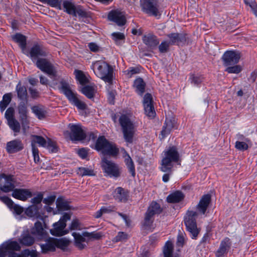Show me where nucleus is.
Returning a JSON list of instances; mask_svg holds the SVG:
<instances>
[{"instance_id":"1","label":"nucleus","mask_w":257,"mask_h":257,"mask_svg":"<svg viewBox=\"0 0 257 257\" xmlns=\"http://www.w3.org/2000/svg\"><path fill=\"white\" fill-rule=\"evenodd\" d=\"M211 201V196L209 194L203 195L196 206L198 212L194 211H188L184 217V223L187 230L190 233L191 237L195 239L198 236L199 230L197 227L196 219L199 214H204Z\"/></svg>"},{"instance_id":"2","label":"nucleus","mask_w":257,"mask_h":257,"mask_svg":"<svg viewBox=\"0 0 257 257\" xmlns=\"http://www.w3.org/2000/svg\"><path fill=\"white\" fill-rule=\"evenodd\" d=\"M164 157L162 160L160 167L161 171H171L174 163L180 165V155L175 146L169 147L164 151Z\"/></svg>"},{"instance_id":"3","label":"nucleus","mask_w":257,"mask_h":257,"mask_svg":"<svg viewBox=\"0 0 257 257\" xmlns=\"http://www.w3.org/2000/svg\"><path fill=\"white\" fill-rule=\"evenodd\" d=\"M58 88L71 104L81 110H84L86 108V104L79 100L77 93L73 91L72 85L62 80L60 82Z\"/></svg>"},{"instance_id":"4","label":"nucleus","mask_w":257,"mask_h":257,"mask_svg":"<svg viewBox=\"0 0 257 257\" xmlns=\"http://www.w3.org/2000/svg\"><path fill=\"white\" fill-rule=\"evenodd\" d=\"M93 71L95 74L106 82L111 83L113 77V69L107 63L97 61L93 64Z\"/></svg>"},{"instance_id":"5","label":"nucleus","mask_w":257,"mask_h":257,"mask_svg":"<svg viewBox=\"0 0 257 257\" xmlns=\"http://www.w3.org/2000/svg\"><path fill=\"white\" fill-rule=\"evenodd\" d=\"M119 122L121 127L123 138L125 141L131 144L133 142L136 132L135 126L130 118L125 114L121 115L119 118Z\"/></svg>"},{"instance_id":"6","label":"nucleus","mask_w":257,"mask_h":257,"mask_svg":"<svg viewBox=\"0 0 257 257\" xmlns=\"http://www.w3.org/2000/svg\"><path fill=\"white\" fill-rule=\"evenodd\" d=\"M95 148L98 151H101L104 155L112 156H116L119 152L116 145L107 141L104 136L99 137L97 140Z\"/></svg>"},{"instance_id":"7","label":"nucleus","mask_w":257,"mask_h":257,"mask_svg":"<svg viewBox=\"0 0 257 257\" xmlns=\"http://www.w3.org/2000/svg\"><path fill=\"white\" fill-rule=\"evenodd\" d=\"M141 11L149 16H160L158 0H140Z\"/></svg>"},{"instance_id":"8","label":"nucleus","mask_w":257,"mask_h":257,"mask_svg":"<svg viewBox=\"0 0 257 257\" xmlns=\"http://www.w3.org/2000/svg\"><path fill=\"white\" fill-rule=\"evenodd\" d=\"M101 167L104 173L110 177L117 178L120 176V172L118 166L106 157L102 159Z\"/></svg>"},{"instance_id":"9","label":"nucleus","mask_w":257,"mask_h":257,"mask_svg":"<svg viewBox=\"0 0 257 257\" xmlns=\"http://www.w3.org/2000/svg\"><path fill=\"white\" fill-rule=\"evenodd\" d=\"M71 215L68 213L64 214L59 221L53 224V228L50 229V233L55 236H62L68 233V231L64 230L66 226V221L70 220Z\"/></svg>"},{"instance_id":"10","label":"nucleus","mask_w":257,"mask_h":257,"mask_svg":"<svg viewBox=\"0 0 257 257\" xmlns=\"http://www.w3.org/2000/svg\"><path fill=\"white\" fill-rule=\"evenodd\" d=\"M36 66L42 72L47 74L50 77L56 76L57 71L54 65L46 58H39L35 61Z\"/></svg>"},{"instance_id":"11","label":"nucleus","mask_w":257,"mask_h":257,"mask_svg":"<svg viewBox=\"0 0 257 257\" xmlns=\"http://www.w3.org/2000/svg\"><path fill=\"white\" fill-rule=\"evenodd\" d=\"M241 57L240 53L236 51H226L222 56L221 59L224 66H229L238 63Z\"/></svg>"},{"instance_id":"12","label":"nucleus","mask_w":257,"mask_h":257,"mask_svg":"<svg viewBox=\"0 0 257 257\" xmlns=\"http://www.w3.org/2000/svg\"><path fill=\"white\" fill-rule=\"evenodd\" d=\"M69 127L70 130V137L71 140L82 141L86 138L87 135L80 124L70 123Z\"/></svg>"},{"instance_id":"13","label":"nucleus","mask_w":257,"mask_h":257,"mask_svg":"<svg viewBox=\"0 0 257 257\" xmlns=\"http://www.w3.org/2000/svg\"><path fill=\"white\" fill-rule=\"evenodd\" d=\"M18 112L20 115V120L21 121L23 131L24 135L29 128V120H28V109L26 104L24 102L20 103L18 107Z\"/></svg>"},{"instance_id":"14","label":"nucleus","mask_w":257,"mask_h":257,"mask_svg":"<svg viewBox=\"0 0 257 257\" xmlns=\"http://www.w3.org/2000/svg\"><path fill=\"white\" fill-rule=\"evenodd\" d=\"M143 105L145 114L150 118H153L156 112L153 104V98L151 94L146 93L144 97Z\"/></svg>"},{"instance_id":"15","label":"nucleus","mask_w":257,"mask_h":257,"mask_svg":"<svg viewBox=\"0 0 257 257\" xmlns=\"http://www.w3.org/2000/svg\"><path fill=\"white\" fill-rule=\"evenodd\" d=\"M108 19L120 26L124 25L126 23V19L123 13L118 11L110 12L108 15Z\"/></svg>"},{"instance_id":"16","label":"nucleus","mask_w":257,"mask_h":257,"mask_svg":"<svg viewBox=\"0 0 257 257\" xmlns=\"http://www.w3.org/2000/svg\"><path fill=\"white\" fill-rule=\"evenodd\" d=\"M72 235L74 238V244L79 249H84L89 242L88 237L85 236V232L81 234L79 233L73 232Z\"/></svg>"},{"instance_id":"17","label":"nucleus","mask_w":257,"mask_h":257,"mask_svg":"<svg viewBox=\"0 0 257 257\" xmlns=\"http://www.w3.org/2000/svg\"><path fill=\"white\" fill-rule=\"evenodd\" d=\"M2 178H4L5 184L1 187V190L6 193L13 191L15 187V181L13 176L2 174Z\"/></svg>"},{"instance_id":"18","label":"nucleus","mask_w":257,"mask_h":257,"mask_svg":"<svg viewBox=\"0 0 257 257\" xmlns=\"http://www.w3.org/2000/svg\"><path fill=\"white\" fill-rule=\"evenodd\" d=\"M20 246L17 241H9L3 243L0 247V256H4L9 251H18Z\"/></svg>"},{"instance_id":"19","label":"nucleus","mask_w":257,"mask_h":257,"mask_svg":"<svg viewBox=\"0 0 257 257\" xmlns=\"http://www.w3.org/2000/svg\"><path fill=\"white\" fill-rule=\"evenodd\" d=\"M41 252L43 254H46L49 252H54L56 250V244L55 238L49 237L44 241V243H40Z\"/></svg>"},{"instance_id":"20","label":"nucleus","mask_w":257,"mask_h":257,"mask_svg":"<svg viewBox=\"0 0 257 257\" xmlns=\"http://www.w3.org/2000/svg\"><path fill=\"white\" fill-rule=\"evenodd\" d=\"M29 54L32 61L34 62L39 59V57L47 56V53L42 47L38 44L34 45L30 49Z\"/></svg>"},{"instance_id":"21","label":"nucleus","mask_w":257,"mask_h":257,"mask_svg":"<svg viewBox=\"0 0 257 257\" xmlns=\"http://www.w3.org/2000/svg\"><path fill=\"white\" fill-rule=\"evenodd\" d=\"M12 195L17 199L24 201L32 196V193L27 189H15Z\"/></svg>"},{"instance_id":"22","label":"nucleus","mask_w":257,"mask_h":257,"mask_svg":"<svg viewBox=\"0 0 257 257\" xmlns=\"http://www.w3.org/2000/svg\"><path fill=\"white\" fill-rule=\"evenodd\" d=\"M230 239L226 237L223 239L220 244L219 248L215 252L216 257H224L230 248Z\"/></svg>"},{"instance_id":"23","label":"nucleus","mask_w":257,"mask_h":257,"mask_svg":"<svg viewBox=\"0 0 257 257\" xmlns=\"http://www.w3.org/2000/svg\"><path fill=\"white\" fill-rule=\"evenodd\" d=\"M23 147L21 141L15 140L7 143L6 149L9 153H14L22 150Z\"/></svg>"},{"instance_id":"24","label":"nucleus","mask_w":257,"mask_h":257,"mask_svg":"<svg viewBox=\"0 0 257 257\" xmlns=\"http://www.w3.org/2000/svg\"><path fill=\"white\" fill-rule=\"evenodd\" d=\"M144 43L151 48L156 47L159 44V40L157 37L153 34H148L143 37Z\"/></svg>"},{"instance_id":"25","label":"nucleus","mask_w":257,"mask_h":257,"mask_svg":"<svg viewBox=\"0 0 257 257\" xmlns=\"http://www.w3.org/2000/svg\"><path fill=\"white\" fill-rule=\"evenodd\" d=\"M40 207L37 205H32L26 209L25 213L29 217L42 219L43 217L40 214Z\"/></svg>"},{"instance_id":"26","label":"nucleus","mask_w":257,"mask_h":257,"mask_svg":"<svg viewBox=\"0 0 257 257\" xmlns=\"http://www.w3.org/2000/svg\"><path fill=\"white\" fill-rule=\"evenodd\" d=\"M170 39L171 45L184 43L186 41V35L185 34L172 33L168 35Z\"/></svg>"},{"instance_id":"27","label":"nucleus","mask_w":257,"mask_h":257,"mask_svg":"<svg viewBox=\"0 0 257 257\" xmlns=\"http://www.w3.org/2000/svg\"><path fill=\"white\" fill-rule=\"evenodd\" d=\"M113 196L118 202H125L128 197V192L121 187H117L114 192Z\"/></svg>"},{"instance_id":"28","label":"nucleus","mask_w":257,"mask_h":257,"mask_svg":"<svg viewBox=\"0 0 257 257\" xmlns=\"http://www.w3.org/2000/svg\"><path fill=\"white\" fill-rule=\"evenodd\" d=\"M175 126V121L174 119H166L165 124L163 126V130L161 131V135L162 138H165L167 135L169 134Z\"/></svg>"},{"instance_id":"29","label":"nucleus","mask_w":257,"mask_h":257,"mask_svg":"<svg viewBox=\"0 0 257 257\" xmlns=\"http://www.w3.org/2000/svg\"><path fill=\"white\" fill-rule=\"evenodd\" d=\"M184 198V194L181 191H177L169 195L167 197V201L171 203H178L181 201Z\"/></svg>"},{"instance_id":"30","label":"nucleus","mask_w":257,"mask_h":257,"mask_svg":"<svg viewBox=\"0 0 257 257\" xmlns=\"http://www.w3.org/2000/svg\"><path fill=\"white\" fill-rule=\"evenodd\" d=\"M146 83L142 78H137L134 83V87L136 88V92L141 95L144 93L145 91Z\"/></svg>"},{"instance_id":"31","label":"nucleus","mask_w":257,"mask_h":257,"mask_svg":"<svg viewBox=\"0 0 257 257\" xmlns=\"http://www.w3.org/2000/svg\"><path fill=\"white\" fill-rule=\"evenodd\" d=\"M20 243L25 246H31L35 242L34 238L29 233L24 234L22 235L19 240Z\"/></svg>"},{"instance_id":"32","label":"nucleus","mask_w":257,"mask_h":257,"mask_svg":"<svg viewBox=\"0 0 257 257\" xmlns=\"http://www.w3.org/2000/svg\"><path fill=\"white\" fill-rule=\"evenodd\" d=\"M56 207L58 211H65L70 209L68 202L62 197L57 198L56 200Z\"/></svg>"},{"instance_id":"33","label":"nucleus","mask_w":257,"mask_h":257,"mask_svg":"<svg viewBox=\"0 0 257 257\" xmlns=\"http://www.w3.org/2000/svg\"><path fill=\"white\" fill-rule=\"evenodd\" d=\"M13 40L18 43L21 49L24 50L26 47V38L25 36L17 34L12 36Z\"/></svg>"},{"instance_id":"34","label":"nucleus","mask_w":257,"mask_h":257,"mask_svg":"<svg viewBox=\"0 0 257 257\" xmlns=\"http://www.w3.org/2000/svg\"><path fill=\"white\" fill-rule=\"evenodd\" d=\"M77 174L80 176H94L95 175V173L94 170L85 167H79L77 170Z\"/></svg>"},{"instance_id":"35","label":"nucleus","mask_w":257,"mask_h":257,"mask_svg":"<svg viewBox=\"0 0 257 257\" xmlns=\"http://www.w3.org/2000/svg\"><path fill=\"white\" fill-rule=\"evenodd\" d=\"M63 5L66 12L69 14L76 16V8L72 2L68 1H64Z\"/></svg>"},{"instance_id":"36","label":"nucleus","mask_w":257,"mask_h":257,"mask_svg":"<svg viewBox=\"0 0 257 257\" xmlns=\"http://www.w3.org/2000/svg\"><path fill=\"white\" fill-rule=\"evenodd\" d=\"M32 148L33 145L35 146L36 144H38L39 146L45 148L47 146V140L45 139L43 137L37 135L32 136Z\"/></svg>"},{"instance_id":"37","label":"nucleus","mask_w":257,"mask_h":257,"mask_svg":"<svg viewBox=\"0 0 257 257\" xmlns=\"http://www.w3.org/2000/svg\"><path fill=\"white\" fill-rule=\"evenodd\" d=\"M12 95L11 93L4 95L3 100L0 102V109L4 111L12 100Z\"/></svg>"},{"instance_id":"38","label":"nucleus","mask_w":257,"mask_h":257,"mask_svg":"<svg viewBox=\"0 0 257 257\" xmlns=\"http://www.w3.org/2000/svg\"><path fill=\"white\" fill-rule=\"evenodd\" d=\"M115 207L113 206H102L100 210L96 212L95 217L97 218H100L102 214L110 213L114 211Z\"/></svg>"},{"instance_id":"39","label":"nucleus","mask_w":257,"mask_h":257,"mask_svg":"<svg viewBox=\"0 0 257 257\" xmlns=\"http://www.w3.org/2000/svg\"><path fill=\"white\" fill-rule=\"evenodd\" d=\"M16 90L18 97L22 100L26 98L27 96V89L25 86H22L21 83L19 82L16 86Z\"/></svg>"},{"instance_id":"40","label":"nucleus","mask_w":257,"mask_h":257,"mask_svg":"<svg viewBox=\"0 0 257 257\" xmlns=\"http://www.w3.org/2000/svg\"><path fill=\"white\" fill-rule=\"evenodd\" d=\"M8 124L15 133V136L17 135L16 133H18L20 132L21 124L20 122L16 119V118L8 121Z\"/></svg>"},{"instance_id":"41","label":"nucleus","mask_w":257,"mask_h":257,"mask_svg":"<svg viewBox=\"0 0 257 257\" xmlns=\"http://www.w3.org/2000/svg\"><path fill=\"white\" fill-rule=\"evenodd\" d=\"M56 248H59L62 250H65L69 244V241L66 238H55Z\"/></svg>"},{"instance_id":"42","label":"nucleus","mask_w":257,"mask_h":257,"mask_svg":"<svg viewBox=\"0 0 257 257\" xmlns=\"http://www.w3.org/2000/svg\"><path fill=\"white\" fill-rule=\"evenodd\" d=\"M173 244L171 241H167L164 246L163 253L164 257H173Z\"/></svg>"},{"instance_id":"43","label":"nucleus","mask_w":257,"mask_h":257,"mask_svg":"<svg viewBox=\"0 0 257 257\" xmlns=\"http://www.w3.org/2000/svg\"><path fill=\"white\" fill-rule=\"evenodd\" d=\"M32 233L37 235H42L44 233V229L41 222L37 221L35 223L32 229Z\"/></svg>"},{"instance_id":"44","label":"nucleus","mask_w":257,"mask_h":257,"mask_svg":"<svg viewBox=\"0 0 257 257\" xmlns=\"http://www.w3.org/2000/svg\"><path fill=\"white\" fill-rule=\"evenodd\" d=\"M81 91L87 98L91 99L94 97V89L90 86H85L82 88Z\"/></svg>"},{"instance_id":"45","label":"nucleus","mask_w":257,"mask_h":257,"mask_svg":"<svg viewBox=\"0 0 257 257\" xmlns=\"http://www.w3.org/2000/svg\"><path fill=\"white\" fill-rule=\"evenodd\" d=\"M124 163L128 168L130 173L132 174V175L134 177L136 174L135 172V167L134 163L131 158V157L127 156V159H125L124 160Z\"/></svg>"},{"instance_id":"46","label":"nucleus","mask_w":257,"mask_h":257,"mask_svg":"<svg viewBox=\"0 0 257 257\" xmlns=\"http://www.w3.org/2000/svg\"><path fill=\"white\" fill-rule=\"evenodd\" d=\"M32 109L39 119H42L45 117L46 112L42 108L35 106L32 108Z\"/></svg>"},{"instance_id":"47","label":"nucleus","mask_w":257,"mask_h":257,"mask_svg":"<svg viewBox=\"0 0 257 257\" xmlns=\"http://www.w3.org/2000/svg\"><path fill=\"white\" fill-rule=\"evenodd\" d=\"M233 66H226L225 71L228 73L238 74L242 70V67L239 65H233Z\"/></svg>"},{"instance_id":"48","label":"nucleus","mask_w":257,"mask_h":257,"mask_svg":"<svg viewBox=\"0 0 257 257\" xmlns=\"http://www.w3.org/2000/svg\"><path fill=\"white\" fill-rule=\"evenodd\" d=\"M244 2L247 7L250 8L251 12L257 17V4L254 0H244Z\"/></svg>"},{"instance_id":"49","label":"nucleus","mask_w":257,"mask_h":257,"mask_svg":"<svg viewBox=\"0 0 257 257\" xmlns=\"http://www.w3.org/2000/svg\"><path fill=\"white\" fill-rule=\"evenodd\" d=\"M189 79L190 80L191 83L198 86L203 81L204 78L202 75H195L191 74L190 76Z\"/></svg>"},{"instance_id":"50","label":"nucleus","mask_w":257,"mask_h":257,"mask_svg":"<svg viewBox=\"0 0 257 257\" xmlns=\"http://www.w3.org/2000/svg\"><path fill=\"white\" fill-rule=\"evenodd\" d=\"M102 236V234L100 232H88L85 231V236L88 237L89 242L94 239H99Z\"/></svg>"},{"instance_id":"51","label":"nucleus","mask_w":257,"mask_h":257,"mask_svg":"<svg viewBox=\"0 0 257 257\" xmlns=\"http://www.w3.org/2000/svg\"><path fill=\"white\" fill-rule=\"evenodd\" d=\"M148 210L154 214L160 213L162 211L160 205L156 202H153L151 204Z\"/></svg>"},{"instance_id":"52","label":"nucleus","mask_w":257,"mask_h":257,"mask_svg":"<svg viewBox=\"0 0 257 257\" xmlns=\"http://www.w3.org/2000/svg\"><path fill=\"white\" fill-rule=\"evenodd\" d=\"M76 78L81 84H84L86 83L87 80L85 76L80 70H75Z\"/></svg>"},{"instance_id":"53","label":"nucleus","mask_w":257,"mask_h":257,"mask_svg":"<svg viewBox=\"0 0 257 257\" xmlns=\"http://www.w3.org/2000/svg\"><path fill=\"white\" fill-rule=\"evenodd\" d=\"M46 147L52 152H55L57 151L56 142L50 138H47V146Z\"/></svg>"},{"instance_id":"54","label":"nucleus","mask_w":257,"mask_h":257,"mask_svg":"<svg viewBox=\"0 0 257 257\" xmlns=\"http://www.w3.org/2000/svg\"><path fill=\"white\" fill-rule=\"evenodd\" d=\"M5 115L8 121L15 119L14 108L12 107H9L7 109Z\"/></svg>"},{"instance_id":"55","label":"nucleus","mask_w":257,"mask_h":257,"mask_svg":"<svg viewBox=\"0 0 257 257\" xmlns=\"http://www.w3.org/2000/svg\"><path fill=\"white\" fill-rule=\"evenodd\" d=\"M247 143L242 141H236L235 146L237 150L243 151L247 150L248 148Z\"/></svg>"},{"instance_id":"56","label":"nucleus","mask_w":257,"mask_h":257,"mask_svg":"<svg viewBox=\"0 0 257 257\" xmlns=\"http://www.w3.org/2000/svg\"><path fill=\"white\" fill-rule=\"evenodd\" d=\"M43 194L41 192H39L36 197L33 198L31 200V202L33 205H36L40 204L41 201L43 200Z\"/></svg>"},{"instance_id":"57","label":"nucleus","mask_w":257,"mask_h":257,"mask_svg":"<svg viewBox=\"0 0 257 257\" xmlns=\"http://www.w3.org/2000/svg\"><path fill=\"white\" fill-rule=\"evenodd\" d=\"M155 214L154 213H152V212L150 211L148 209L145 218V225H150V224L152 223V218L153 216Z\"/></svg>"},{"instance_id":"58","label":"nucleus","mask_w":257,"mask_h":257,"mask_svg":"<svg viewBox=\"0 0 257 257\" xmlns=\"http://www.w3.org/2000/svg\"><path fill=\"white\" fill-rule=\"evenodd\" d=\"M171 45L170 42H168L167 41L162 42L161 44L159 46V50L161 53H165L166 52Z\"/></svg>"},{"instance_id":"59","label":"nucleus","mask_w":257,"mask_h":257,"mask_svg":"<svg viewBox=\"0 0 257 257\" xmlns=\"http://www.w3.org/2000/svg\"><path fill=\"white\" fill-rule=\"evenodd\" d=\"M69 227H70V230H81V229L80 222L77 219H74L72 220Z\"/></svg>"},{"instance_id":"60","label":"nucleus","mask_w":257,"mask_h":257,"mask_svg":"<svg viewBox=\"0 0 257 257\" xmlns=\"http://www.w3.org/2000/svg\"><path fill=\"white\" fill-rule=\"evenodd\" d=\"M125 72L128 77L131 78L133 75L139 73L140 72V70L139 68L136 67H131L127 70Z\"/></svg>"},{"instance_id":"61","label":"nucleus","mask_w":257,"mask_h":257,"mask_svg":"<svg viewBox=\"0 0 257 257\" xmlns=\"http://www.w3.org/2000/svg\"><path fill=\"white\" fill-rule=\"evenodd\" d=\"M32 153L35 163L39 161V150L36 146L33 145Z\"/></svg>"},{"instance_id":"62","label":"nucleus","mask_w":257,"mask_h":257,"mask_svg":"<svg viewBox=\"0 0 257 257\" xmlns=\"http://www.w3.org/2000/svg\"><path fill=\"white\" fill-rule=\"evenodd\" d=\"M112 36L116 43H117L119 40H122L124 39V35L122 33L119 32L113 33H112Z\"/></svg>"},{"instance_id":"63","label":"nucleus","mask_w":257,"mask_h":257,"mask_svg":"<svg viewBox=\"0 0 257 257\" xmlns=\"http://www.w3.org/2000/svg\"><path fill=\"white\" fill-rule=\"evenodd\" d=\"M127 234L123 232H119L116 236L115 239L116 241H122L127 238Z\"/></svg>"},{"instance_id":"64","label":"nucleus","mask_w":257,"mask_h":257,"mask_svg":"<svg viewBox=\"0 0 257 257\" xmlns=\"http://www.w3.org/2000/svg\"><path fill=\"white\" fill-rule=\"evenodd\" d=\"M25 255L30 256L31 257H37L38 252L36 250H29V249H25L24 251Z\"/></svg>"}]
</instances>
